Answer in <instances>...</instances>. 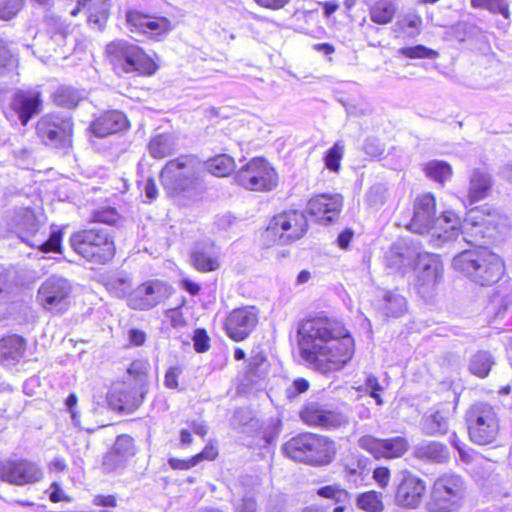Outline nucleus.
<instances>
[{
	"label": "nucleus",
	"mask_w": 512,
	"mask_h": 512,
	"mask_svg": "<svg viewBox=\"0 0 512 512\" xmlns=\"http://www.w3.org/2000/svg\"><path fill=\"white\" fill-rule=\"evenodd\" d=\"M297 339L305 365L321 374L341 370L355 352L354 339L343 322L323 312L299 323Z\"/></svg>",
	"instance_id": "nucleus-1"
},
{
	"label": "nucleus",
	"mask_w": 512,
	"mask_h": 512,
	"mask_svg": "<svg viewBox=\"0 0 512 512\" xmlns=\"http://www.w3.org/2000/svg\"><path fill=\"white\" fill-rule=\"evenodd\" d=\"M460 227V217L454 211H445L441 217L436 218V202L431 193L416 197L413 216L408 224L410 231L418 234L431 232L430 242L435 247H440L446 242L456 240Z\"/></svg>",
	"instance_id": "nucleus-2"
},
{
	"label": "nucleus",
	"mask_w": 512,
	"mask_h": 512,
	"mask_svg": "<svg viewBox=\"0 0 512 512\" xmlns=\"http://www.w3.org/2000/svg\"><path fill=\"white\" fill-rule=\"evenodd\" d=\"M452 266L481 286L498 282L504 272L502 259L485 247L462 251L453 258Z\"/></svg>",
	"instance_id": "nucleus-3"
},
{
	"label": "nucleus",
	"mask_w": 512,
	"mask_h": 512,
	"mask_svg": "<svg viewBox=\"0 0 512 512\" xmlns=\"http://www.w3.org/2000/svg\"><path fill=\"white\" fill-rule=\"evenodd\" d=\"M290 459L312 466L330 464L336 454L335 443L328 437L314 433H300L283 445Z\"/></svg>",
	"instance_id": "nucleus-4"
},
{
	"label": "nucleus",
	"mask_w": 512,
	"mask_h": 512,
	"mask_svg": "<svg viewBox=\"0 0 512 512\" xmlns=\"http://www.w3.org/2000/svg\"><path fill=\"white\" fill-rule=\"evenodd\" d=\"M202 170L203 164L198 157L181 155L165 164L160 172V180L166 192L175 196L196 189Z\"/></svg>",
	"instance_id": "nucleus-5"
},
{
	"label": "nucleus",
	"mask_w": 512,
	"mask_h": 512,
	"mask_svg": "<svg viewBox=\"0 0 512 512\" xmlns=\"http://www.w3.org/2000/svg\"><path fill=\"white\" fill-rule=\"evenodd\" d=\"M73 250L93 264H106L115 255V244L107 228H91L70 237Z\"/></svg>",
	"instance_id": "nucleus-6"
},
{
	"label": "nucleus",
	"mask_w": 512,
	"mask_h": 512,
	"mask_svg": "<svg viewBox=\"0 0 512 512\" xmlns=\"http://www.w3.org/2000/svg\"><path fill=\"white\" fill-rule=\"evenodd\" d=\"M19 235L23 242L30 247L38 248L42 253L60 252L62 232L51 231L48 238L43 228V223L30 208L21 209L15 217Z\"/></svg>",
	"instance_id": "nucleus-7"
},
{
	"label": "nucleus",
	"mask_w": 512,
	"mask_h": 512,
	"mask_svg": "<svg viewBox=\"0 0 512 512\" xmlns=\"http://www.w3.org/2000/svg\"><path fill=\"white\" fill-rule=\"evenodd\" d=\"M464 497L462 477L455 473H444L434 481L425 509L428 512H454L462 506Z\"/></svg>",
	"instance_id": "nucleus-8"
},
{
	"label": "nucleus",
	"mask_w": 512,
	"mask_h": 512,
	"mask_svg": "<svg viewBox=\"0 0 512 512\" xmlns=\"http://www.w3.org/2000/svg\"><path fill=\"white\" fill-rule=\"evenodd\" d=\"M106 54L115 70L125 73L138 72L143 75H152L157 65L137 45L125 40H117L106 46Z\"/></svg>",
	"instance_id": "nucleus-9"
},
{
	"label": "nucleus",
	"mask_w": 512,
	"mask_h": 512,
	"mask_svg": "<svg viewBox=\"0 0 512 512\" xmlns=\"http://www.w3.org/2000/svg\"><path fill=\"white\" fill-rule=\"evenodd\" d=\"M72 292L73 286L68 279L52 275L40 284L36 300L46 312L52 315H62L71 306Z\"/></svg>",
	"instance_id": "nucleus-10"
},
{
	"label": "nucleus",
	"mask_w": 512,
	"mask_h": 512,
	"mask_svg": "<svg viewBox=\"0 0 512 512\" xmlns=\"http://www.w3.org/2000/svg\"><path fill=\"white\" fill-rule=\"evenodd\" d=\"M237 185L255 192H269L278 185V174L262 157H255L243 165L234 175Z\"/></svg>",
	"instance_id": "nucleus-11"
},
{
	"label": "nucleus",
	"mask_w": 512,
	"mask_h": 512,
	"mask_svg": "<svg viewBox=\"0 0 512 512\" xmlns=\"http://www.w3.org/2000/svg\"><path fill=\"white\" fill-rule=\"evenodd\" d=\"M466 423L471 441L479 445L492 443L499 432L497 414L487 403L472 405L466 412Z\"/></svg>",
	"instance_id": "nucleus-12"
},
{
	"label": "nucleus",
	"mask_w": 512,
	"mask_h": 512,
	"mask_svg": "<svg viewBox=\"0 0 512 512\" xmlns=\"http://www.w3.org/2000/svg\"><path fill=\"white\" fill-rule=\"evenodd\" d=\"M307 219L298 210L284 211L269 222L264 237L279 245H287L300 239L307 230Z\"/></svg>",
	"instance_id": "nucleus-13"
},
{
	"label": "nucleus",
	"mask_w": 512,
	"mask_h": 512,
	"mask_svg": "<svg viewBox=\"0 0 512 512\" xmlns=\"http://www.w3.org/2000/svg\"><path fill=\"white\" fill-rule=\"evenodd\" d=\"M395 487L394 503L404 509H417L426 494L427 486L424 479L404 469L398 472L393 480Z\"/></svg>",
	"instance_id": "nucleus-14"
},
{
	"label": "nucleus",
	"mask_w": 512,
	"mask_h": 512,
	"mask_svg": "<svg viewBox=\"0 0 512 512\" xmlns=\"http://www.w3.org/2000/svg\"><path fill=\"white\" fill-rule=\"evenodd\" d=\"M37 135L46 144L64 148L70 144L73 123L68 113L43 116L36 126Z\"/></svg>",
	"instance_id": "nucleus-15"
},
{
	"label": "nucleus",
	"mask_w": 512,
	"mask_h": 512,
	"mask_svg": "<svg viewBox=\"0 0 512 512\" xmlns=\"http://www.w3.org/2000/svg\"><path fill=\"white\" fill-rule=\"evenodd\" d=\"M43 470L34 461L26 458L0 460V481L15 486L38 483L43 478Z\"/></svg>",
	"instance_id": "nucleus-16"
},
{
	"label": "nucleus",
	"mask_w": 512,
	"mask_h": 512,
	"mask_svg": "<svg viewBox=\"0 0 512 512\" xmlns=\"http://www.w3.org/2000/svg\"><path fill=\"white\" fill-rule=\"evenodd\" d=\"M414 265L416 273L414 286L422 298H430L442 278L443 265L440 256L432 253H420L417 255Z\"/></svg>",
	"instance_id": "nucleus-17"
},
{
	"label": "nucleus",
	"mask_w": 512,
	"mask_h": 512,
	"mask_svg": "<svg viewBox=\"0 0 512 512\" xmlns=\"http://www.w3.org/2000/svg\"><path fill=\"white\" fill-rule=\"evenodd\" d=\"M300 418L308 426L326 430L336 429L348 423V418L344 414L317 401L305 403L300 411Z\"/></svg>",
	"instance_id": "nucleus-18"
},
{
	"label": "nucleus",
	"mask_w": 512,
	"mask_h": 512,
	"mask_svg": "<svg viewBox=\"0 0 512 512\" xmlns=\"http://www.w3.org/2000/svg\"><path fill=\"white\" fill-rule=\"evenodd\" d=\"M127 23L132 33L154 40H161L171 30L166 17L152 16L137 11L127 13Z\"/></svg>",
	"instance_id": "nucleus-19"
},
{
	"label": "nucleus",
	"mask_w": 512,
	"mask_h": 512,
	"mask_svg": "<svg viewBox=\"0 0 512 512\" xmlns=\"http://www.w3.org/2000/svg\"><path fill=\"white\" fill-rule=\"evenodd\" d=\"M258 320V311L254 306L237 308L228 314L224 328L229 338L239 342L251 334Z\"/></svg>",
	"instance_id": "nucleus-20"
},
{
	"label": "nucleus",
	"mask_w": 512,
	"mask_h": 512,
	"mask_svg": "<svg viewBox=\"0 0 512 512\" xmlns=\"http://www.w3.org/2000/svg\"><path fill=\"white\" fill-rule=\"evenodd\" d=\"M358 445L360 448L371 453L375 458L388 459L403 456L409 448V442L403 436L378 439L371 435H365L359 438Z\"/></svg>",
	"instance_id": "nucleus-21"
},
{
	"label": "nucleus",
	"mask_w": 512,
	"mask_h": 512,
	"mask_svg": "<svg viewBox=\"0 0 512 512\" xmlns=\"http://www.w3.org/2000/svg\"><path fill=\"white\" fill-rule=\"evenodd\" d=\"M343 207V197L340 194L324 193L312 197L307 203V211L321 224L336 221Z\"/></svg>",
	"instance_id": "nucleus-22"
},
{
	"label": "nucleus",
	"mask_w": 512,
	"mask_h": 512,
	"mask_svg": "<svg viewBox=\"0 0 512 512\" xmlns=\"http://www.w3.org/2000/svg\"><path fill=\"white\" fill-rule=\"evenodd\" d=\"M163 297V284L148 281L131 291L127 299L128 306L135 310H148L156 306Z\"/></svg>",
	"instance_id": "nucleus-23"
},
{
	"label": "nucleus",
	"mask_w": 512,
	"mask_h": 512,
	"mask_svg": "<svg viewBox=\"0 0 512 512\" xmlns=\"http://www.w3.org/2000/svg\"><path fill=\"white\" fill-rule=\"evenodd\" d=\"M418 254L407 242L397 241L385 254V263L391 270L405 274L415 263Z\"/></svg>",
	"instance_id": "nucleus-24"
},
{
	"label": "nucleus",
	"mask_w": 512,
	"mask_h": 512,
	"mask_svg": "<svg viewBox=\"0 0 512 512\" xmlns=\"http://www.w3.org/2000/svg\"><path fill=\"white\" fill-rule=\"evenodd\" d=\"M108 403L113 410L120 412L132 411L140 406L144 399L142 388L122 385L114 387L108 394Z\"/></svg>",
	"instance_id": "nucleus-25"
},
{
	"label": "nucleus",
	"mask_w": 512,
	"mask_h": 512,
	"mask_svg": "<svg viewBox=\"0 0 512 512\" xmlns=\"http://www.w3.org/2000/svg\"><path fill=\"white\" fill-rule=\"evenodd\" d=\"M41 104L40 92L18 90L13 96L11 106L18 114L21 124L25 126L34 115L40 112Z\"/></svg>",
	"instance_id": "nucleus-26"
},
{
	"label": "nucleus",
	"mask_w": 512,
	"mask_h": 512,
	"mask_svg": "<svg viewBox=\"0 0 512 512\" xmlns=\"http://www.w3.org/2000/svg\"><path fill=\"white\" fill-rule=\"evenodd\" d=\"M128 122L124 113L113 110L102 114L90 126L91 132L97 137H106L127 128Z\"/></svg>",
	"instance_id": "nucleus-27"
},
{
	"label": "nucleus",
	"mask_w": 512,
	"mask_h": 512,
	"mask_svg": "<svg viewBox=\"0 0 512 512\" xmlns=\"http://www.w3.org/2000/svg\"><path fill=\"white\" fill-rule=\"evenodd\" d=\"M413 456L423 462L431 464H444L450 459V452L446 445L438 441H422L413 448Z\"/></svg>",
	"instance_id": "nucleus-28"
},
{
	"label": "nucleus",
	"mask_w": 512,
	"mask_h": 512,
	"mask_svg": "<svg viewBox=\"0 0 512 512\" xmlns=\"http://www.w3.org/2000/svg\"><path fill=\"white\" fill-rule=\"evenodd\" d=\"M26 340L16 334L8 335L0 339V363L3 366H14L24 356Z\"/></svg>",
	"instance_id": "nucleus-29"
},
{
	"label": "nucleus",
	"mask_w": 512,
	"mask_h": 512,
	"mask_svg": "<svg viewBox=\"0 0 512 512\" xmlns=\"http://www.w3.org/2000/svg\"><path fill=\"white\" fill-rule=\"evenodd\" d=\"M191 261L201 272L215 271L220 267L218 253L213 245L196 246L191 254Z\"/></svg>",
	"instance_id": "nucleus-30"
},
{
	"label": "nucleus",
	"mask_w": 512,
	"mask_h": 512,
	"mask_svg": "<svg viewBox=\"0 0 512 512\" xmlns=\"http://www.w3.org/2000/svg\"><path fill=\"white\" fill-rule=\"evenodd\" d=\"M492 187L491 176L479 169H475L471 176L468 189V200L470 204H474L486 198Z\"/></svg>",
	"instance_id": "nucleus-31"
},
{
	"label": "nucleus",
	"mask_w": 512,
	"mask_h": 512,
	"mask_svg": "<svg viewBox=\"0 0 512 512\" xmlns=\"http://www.w3.org/2000/svg\"><path fill=\"white\" fill-rule=\"evenodd\" d=\"M369 459L362 455L353 457L349 463L345 465V477L353 484L360 485L365 477L369 474Z\"/></svg>",
	"instance_id": "nucleus-32"
},
{
	"label": "nucleus",
	"mask_w": 512,
	"mask_h": 512,
	"mask_svg": "<svg viewBox=\"0 0 512 512\" xmlns=\"http://www.w3.org/2000/svg\"><path fill=\"white\" fill-rule=\"evenodd\" d=\"M175 141L172 135L163 133L154 136L148 145L150 155L155 159H162L171 155L175 150Z\"/></svg>",
	"instance_id": "nucleus-33"
},
{
	"label": "nucleus",
	"mask_w": 512,
	"mask_h": 512,
	"mask_svg": "<svg viewBox=\"0 0 512 512\" xmlns=\"http://www.w3.org/2000/svg\"><path fill=\"white\" fill-rule=\"evenodd\" d=\"M422 432L428 436L443 435L448 431V420L444 413L436 411L421 421Z\"/></svg>",
	"instance_id": "nucleus-34"
},
{
	"label": "nucleus",
	"mask_w": 512,
	"mask_h": 512,
	"mask_svg": "<svg viewBox=\"0 0 512 512\" xmlns=\"http://www.w3.org/2000/svg\"><path fill=\"white\" fill-rule=\"evenodd\" d=\"M495 361L493 356L488 351H478L470 359L469 371L480 378L488 376L491 367Z\"/></svg>",
	"instance_id": "nucleus-35"
},
{
	"label": "nucleus",
	"mask_w": 512,
	"mask_h": 512,
	"mask_svg": "<svg viewBox=\"0 0 512 512\" xmlns=\"http://www.w3.org/2000/svg\"><path fill=\"white\" fill-rule=\"evenodd\" d=\"M383 310L387 316L400 317L406 311L405 297L395 291H386L383 295Z\"/></svg>",
	"instance_id": "nucleus-36"
},
{
	"label": "nucleus",
	"mask_w": 512,
	"mask_h": 512,
	"mask_svg": "<svg viewBox=\"0 0 512 512\" xmlns=\"http://www.w3.org/2000/svg\"><path fill=\"white\" fill-rule=\"evenodd\" d=\"M396 12L395 5L390 0H379L370 9V18L374 23L384 25L392 21Z\"/></svg>",
	"instance_id": "nucleus-37"
},
{
	"label": "nucleus",
	"mask_w": 512,
	"mask_h": 512,
	"mask_svg": "<svg viewBox=\"0 0 512 512\" xmlns=\"http://www.w3.org/2000/svg\"><path fill=\"white\" fill-rule=\"evenodd\" d=\"M317 495L331 499L338 504L333 512H344L345 504L349 501V493L337 485H327L317 489Z\"/></svg>",
	"instance_id": "nucleus-38"
},
{
	"label": "nucleus",
	"mask_w": 512,
	"mask_h": 512,
	"mask_svg": "<svg viewBox=\"0 0 512 512\" xmlns=\"http://www.w3.org/2000/svg\"><path fill=\"white\" fill-rule=\"evenodd\" d=\"M206 168L211 174L217 177H225L234 170L235 161L231 156L221 154L209 159L206 162Z\"/></svg>",
	"instance_id": "nucleus-39"
},
{
	"label": "nucleus",
	"mask_w": 512,
	"mask_h": 512,
	"mask_svg": "<svg viewBox=\"0 0 512 512\" xmlns=\"http://www.w3.org/2000/svg\"><path fill=\"white\" fill-rule=\"evenodd\" d=\"M425 174L430 179L443 184L452 175L451 166L441 160H432L424 165Z\"/></svg>",
	"instance_id": "nucleus-40"
},
{
	"label": "nucleus",
	"mask_w": 512,
	"mask_h": 512,
	"mask_svg": "<svg viewBox=\"0 0 512 512\" xmlns=\"http://www.w3.org/2000/svg\"><path fill=\"white\" fill-rule=\"evenodd\" d=\"M382 493L368 491L358 495L356 503L359 509L365 512H383L384 503Z\"/></svg>",
	"instance_id": "nucleus-41"
},
{
	"label": "nucleus",
	"mask_w": 512,
	"mask_h": 512,
	"mask_svg": "<svg viewBox=\"0 0 512 512\" xmlns=\"http://www.w3.org/2000/svg\"><path fill=\"white\" fill-rule=\"evenodd\" d=\"M82 93L71 86H61L54 93V102L58 106L73 108L82 99Z\"/></svg>",
	"instance_id": "nucleus-42"
},
{
	"label": "nucleus",
	"mask_w": 512,
	"mask_h": 512,
	"mask_svg": "<svg viewBox=\"0 0 512 512\" xmlns=\"http://www.w3.org/2000/svg\"><path fill=\"white\" fill-rule=\"evenodd\" d=\"M473 9L487 10L491 14H500L505 19L510 18L508 0H470Z\"/></svg>",
	"instance_id": "nucleus-43"
},
{
	"label": "nucleus",
	"mask_w": 512,
	"mask_h": 512,
	"mask_svg": "<svg viewBox=\"0 0 512 512\" xmlns=\"http://www.w3.org/2000/svg\"><path fill=\"white\" fill-rule=\"evenodd\" d=\"M131 286L130 278L122 274L111 276L106 282L107 290L118 298L129 297Z\"/></svg>",
	"instance_id": "nucleus-44"
},
{
	"label": "nucleus",
	"mask_w": 512,
	"mask_h": 512,
	"mask_svg": "<svg viewBox=\"0 0 512 512\" xmlns=\"http://www.w3.org/2000/svg\"><path fill=\"white\" fill-rule=\"evenodd\" d=\"M112 449L127 461L136 454L135 441L127 434L117 436Z\"/></svg>",
	"instance_id": "nucleus-45"
},
{
	"label": "nucleus",
	"mask_w": 512,
	"mask_h": 512,
	"mask_svg": "<svg viewBox=\"0 0 512 512\" xmlns=\"http://www.w3.org/2000/svg\"><path fill=\"white\" fill-rule=\"evenodd\" d=\"M399 54L410 59H435L438 57V52L423 45H416L412 47H402L398 50Z\"/></svg>",
	"instance_id": "nucleus-46"
},
{
	"label": "nucleus",
	"mask_w": 512,
	"mask_h": 512,
	"mask_svg": "<svg viewBox=\"0 0 512 512\" xmlns=\"http://www.w3.org/2000/svg\"><path fill=\"white\" fill-rule=\"evenodd\" d=\"M26 0H0V20L14 19L24 7Z\"/></svg>",
	"instance_id": "nucleus-47"
},
{
	"label": "nucleus",
	"mask_w": 512,
	"mask_h": 512,
	"mask_svg": "<svg viewBox=\"0 0 512 512\" xmlns=\"http://www.w3.org/2000/svg\"><path fill=\"white\" fill-rule=\"evenodd\" d=\"M422 19L415 14H408L396 23V26L405 34L414 37L420 31Z\"/></svg>",
	"instance_id": "nucleus-48"
},
{
	"label": "nucleus",
	"mask_w": 512,
	"mask_h": 512,
	"mask_svg": "<svg viewBox=\"0 0 512 512\" xmlns=\"http://www.w3.org/2000/svg\"><path fill=\"white\" fill-rule=\"evenodd\" d=\"M127 462L128 461L126 459L118 455V453L111 448V450L103 457L102 468L104 472L111 473L119 469H123Z\"/></svg>",
	"instance_id": "nucleus-49"
},
{
	"label": "nucleus",
	"mask_w": 512,
	"mask_h": 512,
	"mask_svg": "<svg viewBox=\"0 0 512 512\" xmlns=\"http://www.w3.org/2000/svg\"><path fill=\"white\" fill-rule=\"evenodd\" d=\"M344 146L341 142H336L325 155V165L331 171H338L340 168V160L343 156Z\"/></svg>",
	"instance_id": "nucleus-50"
},
{
	"label": "nucleus",
	"mask_w": 512,
	"mask_h": 512,
	"mask_svg": "<svg viewBox=\"0 0 512 512\" xmlns=\"http://www.w3.org/2000/svg\"><path fill=\"white\" fill-rule=\"evenodd\" d=\"M118 216L115 208L105 207L93 212L92 221L112 225L117 222Z\"/></svg>",
	"instance_id": "nucleus-51"
},
{
	"label": "nucleus",
	"mask_w": 512,
	"mask_h": 512,
	"mask_svg": "<svg viewBox=\"0 0 512 512\" xmlns=\"http://www.w3.org/2000/svg\"><path fill=\"white\" fill-rule=\"evenodd\" d=\"M366 201L370 206H381L385 202V188L382 185L372 186L366 194Z\"/></svg>",
	"instance_id": "nucleus-52"
},
{
	"label": "nucleus",
	"mask_w": 512,
	"mask_h": 512,
	"mask_svg": "<svg viewBox=\"0 0 512 512\" xmlns=\"http://www.w3.org/2000/svg\"><path fill=\"white\" fill-rule=\"evenodd\" d=\"M183 369L181 366H171L165 373L164 385L168 389L178 388V378L182 374Z\"/></svg>",
	"instance_id": "nucleus-53"
},
{
	"label": "nucleus",
	"mask_w": 512,
	"mask_h": 512,
	"mask_svg": "<svg viewBox=\"0 0 512 512\" xmlns=\"http://www.w3.org/2000/svg\"><path fill=\"white\" fill-rule=\"evenodd\" d=\"M309 382L304 378H296L293 383L286 389V395L289 399L297 397L299 394L309 389Z\"/></svg>",
	"instance_id": "nucleus-54"
},
{
	"label": "nucleus",
	"mask_w": 512,
	"mask_h": 512,
	"mask_svg": "<svg viewBox=\"0 0 512 512\" xmlns=\"http://www.w3.org/2000/svg\"><path fill=\"white\" fill-rule=\"evenodd\" d=\"M194 348L197 352H206L209 345V337L204 329H196L193 336Z\"/></svg>",
	"instance_id": "nucleus-55"
},
{
	"label": "nucleus",
	"mask_w": 512,
	"mask_h": 512,
	"mask_svg": "<svg viewBox=\"0 0 512 512\" xmlns=\"http://www.w3.org/2000/svg\"><path fill=\"white\" fill-rule=\"evenodd\" d=\"M149 368V363L144 360H135L133 361L129 368L128 373L130 375L136 376L139 382H142L143 377L146 375Z\"/></svg>",
	"instance_id": "nucleus-56"
},
{
	"label": "nucleus",
	"mask_w": 512,
	"mask_h": 512,
	"mask_svg": "<svg viewBox=\"0 0 512 512\" xmlns=\"http://www.w3.org/2000/svg\"><path fill=\"white\" fill-rule=\"evenodd\" d=\"M217 456H218V449L216 448V446L213 443L209 442L200 453L194 455V460L196 461V464L198 465L200 462H202L204 460L212 461Z\"/></svg>",
	"instance_id": "nucleus-57"
},
{
	"label": "nucleus",
	"mask_w": 512,
	"mask_h": 512,
	"mask_svg": "<svg viewBox=\"0 0 512 512\" xmlns=\"http://www.w3.org/2000/svg\"><path fill=\"white\" fill-rule=\"evenodd\" d=\"M165 317L173 328H181L186 325V321L180 309L167 310Z\"/></svg>",
	"instance_id": "nucleus-58"
},
{
	"label": "nucleus",
	"mask_w": 512,
	"mask_h": 512,
	"mask_svg": "<svg viewBox=\"0 0 512 512\" xmlns=\"http://www.w3.org/2000/svg\"><path fill=\"white\" fill-rule=\"evenodd\" d=\"M49 499L53 503L58 502H70L71 499L62 490L61 486L57 482H53L49 488Z\"/></svg>",
	"instance_id": "nucleus-59"
},
{
	"label": "nucleus",
	"mask_w": 512,
	"mask_h": 512,
	"mask_svg": "<svg viewBox=\"0 0 512 512\" xmlns=\"http://www.w3.org/2000/svg\"><path fill=\"white\" fill-rule=\"evenodd\" d=\"M168 464L174 470H188L197 465L196 461L194 460V456L188 459H178L171 457L168 459Z\"/></svg>",
	"instance_id": "nucleus-60"
},
{
	"label": "nucleus",
	"mask_w": 512,
	"mask_h": 512,
	"mask_svg": "<svg viewBox=\"0 0 512 512\" xmlns=\"http://www.w3.org/2000/svg\"><path fill=\"white\" fill-rule=\"evenodd\" d=\"M256 500L249 495L244 496L241 501L235 506L236 512H256Z\"/></svg>",
	"instance_id": "nucleus-61"
},
{
	"label": "nucleus",
	"mask_w": 512,
	"mask_h": 512,
	"mask_svg": "<svg viewBox=\"0 0 512 512\" xmlns=\"http://www.w3.org/2000/svg\"><path fill=\"white\" fill-rule=\"evenodd\" d=\"M373 478L382 488H385L390 479V470L387 467H378L373 471Z\"/></svg>",
	"instance_id": "nucleus-62"
},
{
	"label": "nucleus",
	"mask_w": 512,
	"mask_h": 512,
	"mask_svg": "<svg viewBox=\"0 0 512 512\" xmlns=\"http://www.w3.org/2000/svg\"><path fill=\"white\" fill-rule=\"evenodd\" d=\"M128 340L131 345L141 346L146 341V334L142 330L133 328L128 332Z\"/></svg>",
	"instance_id": "nucleus-63"
},
{
	"label": "nucleus",
	"mask_w": 512,
	"mask_h": 512,
	"mask_svg": "<svg viewBox=\"0 0 512 512\" xmlns=\"http://www.w3.org/2000/svg\"><path fill=\"white\" fill-rule=\"evenodd\" d=\"M106 21L107 15L105 12L99 14L91 13L88 17L89 24L97 30H102L105 27Z\"/></svg>",
	"instance_id": "nucleus-64"
}]
</instances>
